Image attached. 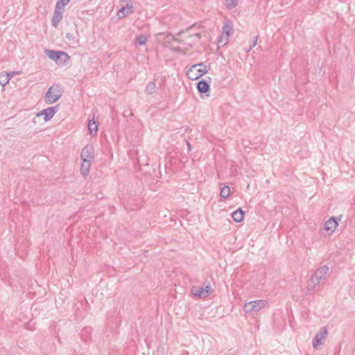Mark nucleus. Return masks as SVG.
<instances>
[{
    "label": "nucleus",
    "instance_id": "32",
    "mask_svg": "<svg viewBox=\"0 0 355 355\" xmlns=\"http://www.w3.org/2000/svg\"><path fill=\"white\" fill-rule=\"evenodd\" d=\"M182 33V31H180V32L178 33V35H180Z\"/></svg>",
    "mask_w": 355,
    "mask_h": 355
},
{
    "label": "nucleus",
    "instance_id": "24",
    "mask_svg": "<svg viewBox=\"0 0 355 355\" xmlns=\"http://www.w3.org/2000/svg\"><path fill=\"white\" fill-rule=\"evenodd\" d=\"M238 4V0H226L225 6L227 9H232Z\"/></svg>",
    "mask_w": 355,
    "mask_h": 355
},
{
    "label": "nucleus",
    "instance_id": "31",
    "mask_svg": "<svg viewBox=\"0 0 355 355\" xmlns=\"http://www.w3.org/2000/svg\"><path fill=\"white\" fill-rule=\"evenodd\" d=\"M84 331H85L86 333H89V332H90V331H91V328H90V327H87V328H85V330H84Z\"/></svg>",
    "mask_w": 355,
    "mask_h": 355
},
{
    "label": "nucleus",
    "instance_id": "21",
    "mask_svg": "<svg viewBox=\"0 0 355 355\" xmlns=\"http://www.w3.org/2000/svg\"><path fill=\"white\" fill-rule=\"evenodd\" d=\"M65 37L71 44L73 45H76L78 43V40L72 33H67L65 35Z\"/></svg>",
    "mask_w": 355,
    "mask_h": 355
},
{
    "label": "nucleus",
    "instance_id": "20",
    "mask_svg": "<svg viewBox=\"0 0 355 355\" xmlns=\"http://www.w3.org/2000/svg\"><path fill=\"white\" fill-rule=\"evenodd\" d=\"M164 41L166 43H170L171 42H176L178 43H181L182 40L175 37L173 34L171 33H166L164 37Z\"/></svg>",
    "mask_w": 355,
    "mask_h": 355
},
{
    "label": "nucleus",
    "instance_id": "12",
    "mask_svg": "<svg viewBox=\"0 0 355 355\" xmlns=\"http://www.w3.org/2000/svg\"><path fill=\"white\" fill-rule=\"evenodd\" d=\"M198 92L202 96V94H205L206 96H209V92L210 91V85L207 80H200L196 83Z\"/></svg>",
    "mask_w": 355,
    "mask_h": 355
},
{
    "label": "nucleus",
    "instance_id": "27",
    "mask_svg": "<svg viewBox=\"0 0 355 355\" xmlns=\"http://www.w3.org/2000/svg\"><path fill=\"white\" fill-rule=\"evenodd\" d=\"M16 72L15 71H12V72H4V73L7 74V76H8V78H9V80L13 77V75Z\"/></svg>",
    "mask_w": 355,
    "mask_h": 355
},
{
    "label": "nucleus",
    "instance_id": "10",
    "mask_svg": "<svg viewBox=\"0 0 355 355\" xmlns=\"http://www.w3.org/2000/svg\"><path fill=\"white\" fill-rule=\"evenodd\" d=\"M134 12L132 3L129 4H122L121 8L117 12L119 19H123Z\"/></svg>",
    "mask_w": 355,
    "mask_h": 355
},
{
    "label": "nucleus",
    "instance_id": "23",
    "mask_svg": "<svg viewBox=\"0 0 355 355\" xmlns=\"http://www.w3.org/2000/svg\"><path fill=\"white\" fill-rule=\"evenodd\" d=\"M7 78V74L4 73V72L0 73V85L1 86L5 87L9 83V78Z\"/></svg>",
    "mask_w": 355,
    "mask_h": 355
},
{
    "label": "nucleus",
    "instance_id": "30",
    "mask_svg": "<svg viewBox=\"0 0 355 355\" xmlns=\"http://www.w3.org/2000/svg\"><path fill=\"white\" fill-rule=\"evenodd\" d=\"M187 147H188V150H191V144L187 141Z\"/></svg>",
    "mask_w": 355,
    "mask_h": 355
},
{
    "label": "nucleus",
    "instance_id": "9",
    "mask_svg": "<svg viewBox=\"0 0 355 355\" xmlns=\"http://www.w3.org/2000/svg\"><path fill=\"white\" fill-rule=\"evenodd\" d=\"M58 105L49 107L46 109L42 110V111L39 112L36 116H40L41 115H44V120L45 121H48L54 116V114L58 111Z\"/></svg>",
    "mask_w": 355,
    "mask_h": 355
},
{
    "label": "nucleus",
    "instance_id": "6",
    "mask_svg": "<svg viewBox=\"0 0 355 355\" xmlns=\"http://www.w3.org/2000/svg\"><path fill=\"white\" fill-rule=\"evenodd\" d=\"M327 329L326 327L321 328L313 338L312 344L314 349H318L322 344L323 340L327 336Z\"/></svg>",
    "mask_w": 355,
    "mask_h": 355
},
{
    "label": "nucleus",
    "instance_id": "13",
    "mask_svg": "<svg viewBox=\"0 0 355 355\" xmlns=\"http://www.w3.org/2000/svg\"><path fill=\"white\" fill-rule=\"evenodd\" d=\"M342 216L339 217H331L327 221L324 223V229L327 231H330L333 232L337 226L338 225V221L341 220Z\"/></svg>",
    "mask_w": 355,
    "mask_h": 355
},
{
    "label": "nucleus",
    "instance_id": "5",
    "mask_svg": "<svg viewBox=\"0 0 355 355\" xmlns=\"http://www.w3.org/2000/svg\"><path fill=\"white\" fill-rule=\"evenodd\" d=\"M266 304L265 300H259L247 302L243 306V311L245 313L257 312L263 308Z\"/></svg>",
    "mask_w": 355,
    "mask_h": 355
},
{
    "label": "nucleus",
    "instance_id": "28",
    "mask_svg": "<svg viewBox=\"0 0 355 355\" xmlns=\"http://www.w3.org/2000/svg\"><path fill=\"white\" fill-rule=\"evenodd\" d=\"M119 1L123 4H129L130 3H132V0H119Z\"/></svg>",
    "mask_w": 355,
    "mask_h": 355
},
{
    "label": "nucleus",
    "instance_id": "25",
    "mask_svg": "<svg viewBox=\"0 0 355 355\" xmlns=\"http://www.w3.org/2000/svg\"><path fill=\"white\" fill-rule=\"evenodd\" d=\"M70 0H57L55 6L64 9V6L69 3Z\"/></svg>",
    "mask_w": 355,
    "mask_h": 355
},
{
    "label": "nucleus",
    "instance_id": "3",
    "mask_svg": "<svg viewBox=\"0 0 355 355\" xmlns=\"http://www.w3.org/2000/svg\"><path fill=\"white\" fill-rule=\"evenodd\" d=\"M209 67L204 63H198L193 64L187 71V76L192 80H197L208 72Z\"/></svg>",
    "mask_w": 355,
    "mask_h": 355
},
{
    "label": "nucleus",
    "instance_id": "2",
    "mask_svg": "<svg viewBox=\"0 0 355 355\" xmlns=\"http://www.w3.org/2000/svg\"><path fill=\"white\" fill-rule=\"evenodd\" d=\"M63 89L60 85H54L50 87L44 96V101L47 104H53L58 101L62 96Z\"/></svg>",
    "mask_w": 355,
    "mask_h": 355
},
{
    "label": "nucleus",
    "instance_id": "7",
    "mask_svg": "<svg viewBox=\"0 0 355 355\" xmlns=\"http://www.w3.org/2000/svg\"><path fill=\"white\" fill-rule=\"evenodd\" d=\"M191 292L194 296L205 298L211 293V288L209 285H207L205 287L193 286Z\"/></svg>",
    "mask_w": 355,
    "mask_h": 355
},
{
    "label": "nucleus",
    "instance_id": "15",
    "mask_svg": "<svg viewBox=\"0 0 355 355\" xmlns=\"http://www.w3.org/2000/svg\"><path fill=\"white\" fill-rule=\"evenodd\" d=\"M157 87L155 83V80H154L153 81L149 82L146 85V88H145V92L146 94L152 95V94L157 93Z\"/></svg>",
    "mask_w": 355,
    "mask_h": 355
},
{
    "label": "nucleus",
    "instance_id": "14",
    "mask_svg": "<svg viewBox=\"0 0 355 355\" xmlns=\"http://www.w3.org/2000/svg\"><path fill=\"white\" fill-rule=\"evenodd\" d=\"M63 12H64V9L56 7V6L55 7V10H54L53 15V18H52V25L53 27H55V28L58 27L59 23L60 22V21L62 19Z\"/></svg>",
    "mask_w": 355,
    "mask_h": 355
},
{
    "label": "nucleus",
    "instance_id": "17",
    "mask_svg": "<svg viewBox=\"0 0 355 355\" xmlns=\"http://www.w3.org/2000/svg\"><path fill=\"white\" fill-rule=\"evenodd\" d=\"M244 215L245 212L241 208L237 209L232 214L233 220L236 223L241 222L243 220Z\"/></svg>",
    "mask_w": 355,
    "mask_h": 355
},
{
    "label": "nucleus",
    "instance_id": "4",
    "mask_svg": "<svg viewBox=\"0 0 355 355\" xmlns=\"http://www.w3.org/2000/svg\"><path fill=\"white\" fill-rule=\"evenodd\" d=\"M45 53L51 60L55 61L59 65L64 64L69 60L67 53L64 51L46 49Z\"/></svg>",
    "mask_w": 355,
    "mask_h": 355
},
{
    "label": "nucleus",
    "instance_id": "19",
    "mask_svg": "<svg viewBox=\"0 0 355 355\" xmlns=\"http://www.w3.org/2000/svg\"><path fill=\"white\" fill-rule=\"evenodd\" d=\"M230 195V188L228 185H224L220 189V196L223 198H227Z\"/></svg>",
    "mask_w": 355,
    "mask_h": 355
},
{
    "label": "nucleus",
    "instance_id": "26",
    "mask_svg": "<svg viewBox=\"0 0 355 355\" xmlns=\"http://www.w3.org/2000/svg\"><path fill=\"white\" fill-rule=\"evenodd\" d=\"M257 38H258V36H257L254 38V40L252 41V44L250 46L248 51H250L252 47L255 46V45L257 44Z\"/></svg>",
    "mask_w": 355,
    "mask_h": 355
},
{
    "label": "nucleus",
    "instance_id": "18",
    "mask_svg": "<svg viewBox=\"0 0 355 355\" xmlns=\"http://www.w3.org/2000/svg\"><path fill=\"white\" fill-rule=\"evenodd\" d=\"M98 124L97 121H96L94 119L89 120L88 122V130L91 135L93 134V132H94V134H96V132L98 130Z\"/></svg>",
    "mask_w": 355,
    "mask_h": 355
},
{
    "label": "nucleus",
    "instance_id": "8",
    "mask_svg": "<svg viewBox=\"0 0 355 355\" xmlns=\"http://www.w3.org/2000/svg\"><path fill=\"white\" fill-rule=\"evenodd\" d=\"M233 31V28L232 23L230 21H227L224 24L223 26V33L222 35L220 36V38L219 40V43L223 44V45H225L228 42V38L230 35L231 32Z\"/></svg>",
    "mask_w": 355,
    "mask_h": 355
},
{
    "label": "nucleus",
    "instance_id": "29",
    "mask_svg": "<svg viewBox=\"0 0 355 355\" xmlns=\"http://www.w3.org/2000/svg\"><path fill=\"white\" fill-rule=\"evenodd\" d=\"M171 49L174 52H180L181 51V49L179 46L177 47H172Z\"/></svg>",
    "mask_w": 355,
    "mask_h": 355
},
{
    "label": "nucleus",
    "instance_id": "1",
    "mask_svg": "<svg viewBox=\"0 0 355 355\" xmlns=\"http://www.w3.org/2000/svg\"><path fill=\"white\" fill-rule=\"evenodd\" d=\"M329 270V267L327 265L318 268L310 277L307 288L309 291L315 290L316 286L320 284V281L325 279Z\"/></svg>",
    "mask_w": 355,
    "mask_h": 355
},
{
    "label": "nucleus",
    "instance_id": "11",
    "mask_svg": "<svg viewBox=\"0 0 355 355\" xmlns=\"http://www.w3.org/2000/svg\"><path fill=\"white\" fill-rule=\"evenodd\" d=\"M94 150L92 146L86 145L83 149L80 154L82 160L92 161L94 157Z\"/></svg>",
    "mask_w": 355,
    "mask_h": 355
},
{
    "label": "nucleus",
    "instance_id": "22",
    "mask_svg": "<svg viewBox=\"0 0 355 355\" xmlns=\"http://www.w3.org/2000/svg\"><path fill=\"white\" fill-rule=\"evenodd\" d=\"M135 41L139 45H144L147 42V37L146 35H139L136 37Z\"/></svg>",
    "mask_w": 355,
    "mask_h": 355
},
{
    "label": "nucleus",
    "instance_id": "16",
    "mask_svg": "<svg viewBox=\"0 0 355 355\" xmlns=\"http://www.w3.org/2000/svg\"><path fill=\"white\" fill-rule=\"evenodd\" d=\"M91 162L90 160H82L80 173L84 177L87 176L89 173Z\"/></svg>",
    "mask_w": 355,
    "mask_h": 355
}]
</instances>
